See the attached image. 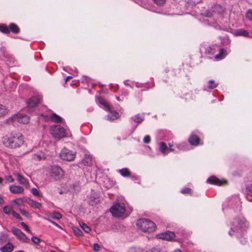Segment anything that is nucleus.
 <instances>
[{
    "label": "nucleus",
    "mask_w": 252,
    "mask_h": 252,
    "mask_svg": "<svg viewBox=\"0 0 252 252\" xmlns=\"http://www.w3.org/2000/svg\"><path fill=\"white\" fill-rule=\"evenodd\" d=\"M24 136L20 132H12L6 134L3 138L4 145L11 149L21 147L24 143Z\"/></svg>",
    "instance_id": "f257e3e1"
},
{
    "label": "nucleus",
    "mask_w": 252,
    "mask_h": 252,
    "mask_svg": "<svg viewBox=\"0 0 252 252\" xmlns=\"http://www.w3.org/2000/svg\"><path fill=\"white\" fill-rule=\"evenodd\" d=\"M249 227V223L243 217L235 219L232 222L228 234L230 236L235 235L237 237L242 236Z\"/></svg>",
    "instance_id": "f03ea898"
},
{
    "label": "nucleus",
    "mask_w": 252,
    "mask_h": 252,
    "mask_svg": "<svg viewBox=\"0 0 252 252\" xmlns=\"http://www.w3.org/2000/svg\"><path fill=\"white\" fill-rule=\"evenodd\" d=\"M136 225L139 229L145 232H153L156 229L155 223L151 220L146 219L138 220Z\"/></svg>",
    "instance_id": "7ed1b4c3"
},
{
    "label": "nucleus",
    "mask_w": 252,
    "mask_h": 252,
    "mask_svg": "<svg viewBox=\"0 0 252 252\" xmlns=\"http://www.w3.org/2000/svg\"><path fill=\"white\" fill-rule=\"evenodd\" d=\"M50 131L54 137L58 139L68 137L70 135L69 129H66L59 125L51 126Z\"/></svg>",
    "instance_id": "20e7f679"
},
{
    "label": "nucleus",
    "mask_w": 252,
    "mask_h": 252,
    "mask_svg": "<svg viewBox=\"0 0 252 252\" xmlns=\"http://www.w3.org/2000/svg\"><path fill=\"white\" fill-rule=\"evenodd\" d=\"M29 121V116L21 113L14 114L6 120V123L9 125L14 124L16 122L23 124H27Z\"/></svg>",
    "instance_id": "39448f33"
},
{
    "label": "nucleus",
    "mask_w": 252,
    "mask_h": 252,
    "mask_svg": "<svg viewBox=\"0 0 252 252\" xmlns=\"http://www.w3.org/2000/svg\"><path fill=\"white\" fill-rule=\"evenodd\" d=\"M110 211L113 216L121 217L126 212L125 206L119 203L115 204L110 209Z\"/></svg>",
    "instance_id": "423d86ee"
},
{
    "label": "nucleus",
    "mask_w": 252,
    "mask_h": 252,
    "mask_svg": "<svg viewBox=\"0 0 252 252\" xmlns=\"http://www.w3.org/2000/svg\"><path fill=\"white\" fill-rule=\"evenodd\" d=\"M50 176L55 180H59L63 178L64 172L60 166L53 165L50 168Z\"/></svg>",
    "instance_id": "0eeeda50"
},
{
    "label": "nucleus",
    "mask_w": 252,
    "mask_h": 252,
    "mask_svg": "<svg viewBox=\"0 0 252 252\" xmlns=\"http://www.w3.org/2000/svg\"><path fill=\"white\" fill-rule=\"evenodd\" d=\"M60 157L63 160L70 161L74 159L76 154L73 151L64 148L61 150Z\"/></svg>",
    "instance_id": "6e6552de"
},
{
    "label": "nucleus",
    "mask_w": 252,
    "mask_h": 252,
    "mask_svg": "<svg viewBox=\"0 0 252 252\" xmlns=\"http://www.w3.org/2000/svg\"><path fill=\"white\" fill-rule=\"evenodd\" d=\"M11 231L20 241L26 243H28L30 241V239L27 237L26 235L20 229L15 227H13L11 228Z\"/></svg>",
    "instance_id": "1a4fd4ad"
},
{
    "label": "nucleus",
    "mask_w": 252,
    "mask_h": 252,
    "mask_svg": "<svg viewBox=\"0 0 252 252\" xmlns=\"http://www.w3.org/2000/svg\"><path fill=\"white\" fill-rule=\"evenodd\" d=\"M41 97L40 95H36L30 98L27 102L29 109L32 108L40 102Z\"/></svg>",
    "instance_id": "9d476101"
},
{
    "label": "nucleus",
    "mask_w": 252,
    "mask_h": 252,
    "mask_svg": "<svg viewBox=\"0 0 252 252\" xmlns=\"http://www.w3.org/2000/svg\"><path fill=\"white\" fill-rule=\"evenodd\" d=\"M97 102L99 105L107 111H111L112 107L110 104L102 97L97 98Z\"/></svg>",
    "instance_id": "9b49d317"
},
{
    "label": "nucleus",
    "mask_w": 252,
    "mask_h": 252,
    "mask_svg": "<svg viewBox=\"0 0 252 252\" xmlns=\"http://www.w3.org/2000/svg\"><path fill=\"white\" fill-rule=\"evenodd\" d=\"M158 238L162 240L170 241L175 238V234L171 231H166L158 235Z\"/></svg>",
    "instance_id": "f8f14e48"
},
{
    "label": "nucleus",
    "mask_w": 252,
    "mask_h": 252,
    "mask_svg": "<svg viewBox=\"0 0 252 252\" xmlns=\"http://www.w3.org/2000/svg\"><path fill=\"white\" fill-rule=\"evenodd\" d=\"M9 189L10 192L15 194H21L23 193L24 191L23 187L13 185H10L9 187Z\"/></svg>",
    "instance_id": "ddd939ff"
},
{
    "label": "nucleus",
    "mask_w": 252,
    "mask_h": 252,
    "mask_svg": "<svg viewBox=\"0 0 252 252\" xmlns=\"http://www.w3.org/2000/svg\"><path fill=\"white\" fill-rule=\"evenodd\" d=\"M159 150L161 153L165 156L168 153V148L166 144L163 142H160L158 144Z\"/></svg>",
    "instance_id": "4468645a"
},
{
    "label": "nucleus",
    "mask_w": 252,
    "mask_h": 252,
    "mask_svg": "<svg viewBox=\"0 0 252 252\" xmlns=\"http://www.w3.org/2000/svg\"><path fill=\"white\" fill-rule=\"evenodd\" d=\"M189 141L192 145L197 146L200 144L199 139L195 135L191 134L189 138Z\"/></svg>",
    "instance_id": "2eb2a0df"
},
{
    "label": "nucleus",
    "mask_w": 252,
    "mask_h": 252,
    "mask_svg": "<svg viewBox=\"0 0 252 252\" xmlns=\"http://www.w3.org/2000/svg\"><path fill=\"white\" fill-rule=\"evenodd\" d=\"M207 182L212 184L216 185L218 186H221L223 184L222 181H220L217 178L214 176L210 177V178H209L207 179Z\"/></svg>",
    "instance_id": "dca6fc26"
},
{
    "label": "nucleus",
    "mask_w": 252,
    "mask_h": 252,
    "mask_svg": "<svg viewBox=\"0 0 252 252\" xmlns=\"http://www.w3.org/2000/svg\"><path fill=\"white\" fill-rule=\"evenodd\" d=\"M17 178V180L18 182L25 186H27L29 185V183L27 180L21 174L16 173L14 174Z\"/></svg>",
    "instance_id": "f3484780"
},
{
    "label": "nucleus",
    "mask_w": 252,
    "mask_h": 252,
    "mask_svg": "<svg viewBox=\"0 0 252 252\" xmlns=\"http://www.w3.org/2000/svg\"><path fill=\"white\" fill-rule=\"evenodd\" d=\"M81 163L85 166H90L93 163V158L90 155H86Z\"/></svg>",
    "instance_id": "a211bd4d"
},
{
    "label": "nucleus",
    "mask_w": 252,
    "mask_h": 252,
    "mask_svg": "<svg viewBox=\"0 0 252 252\" xmlns=\"http://www.w3.org/2000/svg\"><path fill=\"white\" fill-rule=\"evenodd\" d=\"M219 83L213 80H210L208 81L207 86L204 87V89L207 90V89L212 90L218 86Z\"/></svg>",
    "instance_id": "6ab92c4d"
},
{
    "label": "nucleus",
    "mask_w": 252,
    "mask_h": 252,
    "mask_svg": "<svg viewBox=\"0 0 252 252\" xmlns=\"http://www.w3.org/2000/svg\"><path fill=\"white\" fill-rule=\"evenodd\" d=\"M13 250V246L12 244L8 243L3 247L0 248L2 252H11Z\"/></svg>",
    "instance_id": "aec40b11"
},
{
    "label": "nucleus",
    "mask_w": 252,
    "mask_h": 252,
    "mask_svg": "<svg viewBox=\"0 0 252 252\" xmlns=\"http://www.w3.org/2000/svg\"><path fill=\"white\" fill-rule=\"evenodd\" d=\"M234 34L236 36H242L244 37H249V34L248 32L245 30L240 29L234 32Z\"/></svg>",
    "instance_id": "412c9836"
},
{
    "label": "nucleus",
    "mask_w": 252,
    "mask_h": 252,
    "mask_svg": "<svg viewBox=\"0 0 252 252\" xmlns=\"http://www.w3.org/2000/svg\"><path fill=\"white\" fill-rule=\"evenodd\" d=\"M27 202L29 205L35 209H40L41 207V204L40 203L33 200L29 199Z\"/></svg>",
    "instance_id": "4be33fe9"
},
{
    "label": "nucleus",
    "mask_w": 252,
    "mask_h": 252,
    "mask_svg": "<svg viewBox=\"0 0 252 252\" xmlns=\"http://www.w3.org/2000/svg\"><path fill=\"white\" fill-rule=\"evenodd\" d=\"M45 158V155L43 153H36L34 154L32 156V159L35 161H39Z\"/></svg>",
    "instance_id": "5701e85b"
},
{
    "label": "nucleus",
    "mask_w": 252,
    "mask_h": 252,
    "mask_svg": "<svg viewBox=\"0 0 252 252\" xmlns=\"http://www.w3.org/2000/svg\"><path fill=\"white\" fill-rule=\"evenodd\" d=\"M227 54L226 50L224 49H221L220 50L219 53L216 55L215 58L217 60H221L224 58Z\"/></svg>",
    "instance_id": "b1692460"
},
{
    "label": "nucleus",
    "mask_w": 252,
    "mask_h": 252,
    "mask_svg": "<svg viewBox=\"0 0 252 252\" xmlns=\"http://www.w3.org/2000/svg\"><path fill=\"white\" fill-rule=\"evenodd\" d=\"M51 120L55 123H64V122L63 121V119L60 117L59 116L57 115V114L55 113L52 114L51 116Z\"/></svg>",
    "instance_id": "393cba45"
},
{
    "label": "nucleus",
    "mask_w": 252,
    "mask_h": 252,
    "mask_svg": "<svg viewBox=\"0 0 252 252\" xmlns=\"http://www.w3.org/2000/svg\"><path fill=\"white\" fill-rule=\"evenodd\" d=\"M131 119L136 123L137 125L135 126V128L137 127V125L144 121V118L140 116L139 114L135 115L131 118Z\"/></svg>",
    "instance_id": "a878e982"
},
{
    "label": "nucleus",
    "mask_w": 252,
    "mask_h": 252,
    "mask_svg": "<svg viewBox=\"0 0 252 252\" xmlns=\"http://www.w3.org/2000/svg\"><path fill=\"white\" fill-rule=\"evenodd\" d=\"M119 117V114L117 112H112L107 116V120L113 121Z\"/></svg>",
    "instance_id": "bb28decb"
},
{
    "label": "nucleus",
    "mask_w": 252,
    "mask_h": 252,
    "mask_svg": "<svg viewBox=\"0 0 252 252\" xmlns=\"http://www.w3.org/2000/svg\"><path fill=\"white\" fill-rule=\"evenodd\" d=\"M8 113L7 108L0 104V117H4Z\"/></svg>",
    "instance_id": "cd10ccee"
},
{
    "label": "nucleus",
    "mask_w": 252,
    "mask_h": 252,
    "mask_svg": "<svg viewBox=\"0 0 252 252\" xmlns=\"http://www.w3.org/2000/svg\"><path fill=\"white\" fill-rule=\"evenodd\" d=\"M119 172L122 176L125 177L130 176L131 175L130 171L126 168L119 170Z\"/></svg>",
    "instance_id": "c85d7f7f"
},
{
    "label": "nucleus",
    "mask_w": 252,
    "mask_h": 252,
    "mask_svg": "<svg viewBox=\"0 0 252 252\" xmlns=\"http://www.w3.org/2000/svg\"><path fill=\"white\" fill-rule=\"evenodd\" d=\"M9 28L10 31H11L14 33H18L19 32V28L16 24L14 23L10 24Z\"/></svg>",
    "instance_id": "c756f323"
},
{
    "label": "nucleus",
    "mask_w": 252,
    "mask_h": 252,
    "mask_svg": "<svg viewBox=\"0 0 252 252\" xmlns=\"http://www.w3.org/2000/svg\"><path fill=\"white\" fill-rule=\"evenodd\" d=\"M224 11V8L220 5H216L214 7V10L213 12H218L219 13H221Z\"/></svg>",
    "instance_id": "7c9ffc66"
},
{
    "label": "nucleus",
    "mask_w": 252,
    "mask_h": 252,
    "mask_svg": "<svg viewBox=\"0 0 252 252\" xmlns=\"http://www.w3.org/2000/svg\"><path fill=\"white\" fill-rule=\"evenodd\" d=\"M0 31L6 34L10 32V30L8 27L4 24L0 25Z\"/></svg>",
    "instance_id": "2f4dec72"
},
{
    "label": "nucleus",
    "mask_w": 252,
    "mask_h": 252,
    "mask_svg": "<svg viewBox=\"0 0 252 252\" xmlns=\"http://www.w3.org/2000/svg\"><path fill=\"white\" fill-rule=\"evenodd\" d=\"M80 225L81 228L87 233H89L91 230V228L84 222H80Z\"/></svg>",
    "instance_id": "473e14b6"
},
{
    "label": "nucleus",
    "mask_w": 252,
    "mask_h": 252,
    "mask_svg": "<svg viewBox=\"0 0 252 252\" xmlns=\"http://www.w3.org/2000/svg\"><path fill=\"white\" fill-rule=\"evenodd\" d=\"M62 215L60 213L57 212H54L52 215L51 218L53 219L59 220L62 218Z\"/></svg>",
    "instance_id": "72a5a7b5"
},
{
    "label": "nucleus",
    "mask_w": 252,
    "mask_h": 252,
    "mask_svg": "<svg viewBox=\"0 0 252 252\" xmlns=\"http://www.w3.org/2000/svg\"><path fill=\"white\" fill-rule=\"evenodd\" d=\"M73 231L74 234L77 236H80L82 235V231L77 227H73Z\"/></svg>",
    "instance_id": "f704fd0d"
},
{
    "label": "nucleus",
    "mask_w": 252,
    "mask_h": 252,
    "mask_svg": "<svg viewBox=\"0 0 252 252\" xmlns=\"http://www.w3.org/2000/svg\"><path fill=\"white\" fill-rule=\"evenodd\" d=\"M8 239V236L5 234H1L0 236V243L2 244L5 242Z\"/></svg>",
    "instance_id": "c9c22d12"
},
{
    "label": "nucleus",
    "mask_w": 252,
    "mask_h": 252,
    "mask_svg": "<svg viewBox=\"0 0 252 252\" xmlns=\"http://www.w3.org/2000/svg\"><path fill=\"white\" fill-rule=\"evenodd\" d=\"M246 17L248 20L252 21V9H249L247 11L246 14Z\"/></svg>",
    "instance_id": "e433bc0d"
},
{
    "label": "nucleus",
    "mask_w": 252,
    "mask_h": 252,
    "mask_svg": "<svg viewBox=\"0 0 252 252\" xmlns=\"http://www.w3.org/2000/svg\"><path fill=\"white\" fill-rule=\"evenodd\" d=\"M11 210H12V208L10 206H4L3 209V211L4 213L6 214H9L10 213V211H11Z\"/></svg>",
    "instance_id": "4c0bfd02"
},
{
    "label": "nucleus",
    "mask_w": 252,
    "mask_h": 252,
    "mask_svg": "<svg viewBox=\"0 0 252 252\" xmlns=\"http://www.w3.org/2000/svg\"><path fill=\"white\" fill-rule=\"evenodd\" d=\"M31 192L35 196H40V194L39 193L38 190L36 188H32L31 189Z\"/></svg>",
    "instance_id": "58836bf2"
},
{
    "label": "nucleus",
    "mask_w": 252,
    "mask_h": 252,
    "mask_svg": "<svg viewBox=\"0 0 252 252\" xmlns=\"http://www.w3.org/2000/svg\"><path fill=\"white\" fill-rule=\"evenodd\" d=\"M191 191L190 189L187 188L182 189L181 191L183 194H190Z\"/></svg>",
    "instance_id": "ea45409f"
},
{
    "label": "nucleus",
    "mask_w": 252,
    "mask_h": 252,
    "mask_svg": "<svg viewBox=\"0 0 252 252\" xmlns=\"http://www.w3.org/2000/svg\"><path fill=\"white\" fill-rule=\"evenodd\" d=\"M176 146L180 150H184L185 149L184 143H177L176 144Z\"/></svg>",
    "instance_id": "a19ab883"
},
{
    "label": "nucleus",
    "mask_w": 252,
    "mask_h": 252,
    "mask_svg": "<svg viewBox=\"0 0 252 252\" xmlns=\"http://www.w3.org/2000/svg\"><path fill=\"white\" fill-rule=\"evenodd\" d=\"M31 240L33 243L35 244H38L40 242V239L37 237H32L31 239Z\"/></svg>",
    "instance_id": "79ce46f5"
},
{
    "label": "nucleus",
    "mask_w": 252,
    "mask_h": 252,
    "mask_svg": "<svg viewBox=\"0 0 252 252\" xmlns=\"http://www.w3.org/2000/svg\"><path fill=\"white\" fill-rule=\"evenodd\" d=\"M153 1L158 5H163L165 1V0H153Z\"/></svg>",
    "instance_id": "37998d69"
},
{
    "label": "nucleus",
    "mask_w": 252,
    "mask_h": 252,
    "mask_svg": "<svg viewBox=\"0 0 252 252\" xmlns=\"http://www.w3.org/2000/svg\"><path fill=\"white\" fill-rule=\"evenodd\" d=\"M5 178L7 181H8V182H10V183H13L14 181V179L13 178V177L11 175L5 176Z\"/></svg>",
    "instance_id": "c03bdc74"
},
{
    "label": "nucleus",
    "mask_w": 252,
    "mask_h": 252,
    "mask_svg": "<svg viewBox=\"0 0 252 252\" xmlns=\"http://www.w3.org/2000/svg\"><path fill=\"white\" fill-rule=\"evenodd\" d=\"M143 141L145 143H149L151 141V138L149 135H146L143 139Z\"/></svg>",
    "instance_id": "a18cd8bd"
},
{
    "label": "nucleus",
    "mask_w": 252,
    "mask_h": 252,
    "mask_svg": "<svg viewBox=\"0 0 252 252\" xmlns=\"http://www.w3.org/2000/svg\"><path fill=\"white\" fill-rule=\"evenodd\" d=\"M21 225L24 228L25 230L27 232H30V229H29L28 226L25 222H21Z\"/></svg>",
    "instance_id": "49530a36"
},
{
    "label": "nucleus",
    "mask_w": 252,
    "mask_h": 252,
    "mask_svg": "<svg viewBox=\"0 0 252 252\" xmlns=\"http://www.w3.org/2000/svg\"><path fill=\"white\" fill-rule=\"evenodd\" d=\"M21 213L22 214V215L25 216L27 217H30L29 213L25 210H21Z\"/></svg>",
    "instance_id": "de8ad7c7"
},
{
    "label": "nucleus",
    "mask_w": 252,
    "mask_h": 252,
    "mask_svg": "<svg viewBox=\"0 0 252 252\" xmlns=\"http://www.w3.org/2000/svg\"><path fill=\"white\" fill-rule=\"evenodd\" d=\"M12 215L14 217L16 218L17 219H21V218L20 215L14 211H12Z\"/></svg>",
    "instance_id": "09e8293b"
},
{
    "label": "nucleus",
    "mask_w": 252,
    "mask_h": 252,
    "mask_svg": "<svg viewBox=\"0 0 252 252\" xmlns=\"http://www.w3.org/2000/svg\"><path fill=\"white\" fill-rule=\"evenodd\" d=\"M100 246L98 244L95 243L94 244V249L95 251H98L99 250Z\"/></svg>",
    "instance_id": "8fccbe9b"
},
{
    "label": "nucleus",
    "mask_w": 252,
    "mask_h": 252,
    "mask_svg": "<svg viewBox=\"0 0 252 252\" xmlns=\"http://www.w3.org/2000/svg\"><path fill=\"white\" fill-rule=\"evenodd\" d=\"M47 220L50 221L51 223H52V224H53L54 225H55V226H57V227H60L59 225L58 224H57L56 222L52 221V220H51L49 219H47Z\"/></svg>",
    "instance_id": "3c124183"
},
{
    "label": "nucleus",
    "mask_w": 252,
    "mask_h": 252,
    "mask_svg": "<svg viewBox=\"0 0 252 252\" xmlns=\"http://www.w3.org/2000/svg\"><path fill=\"white\" fill-rule=\"evenodd\" d=\"M168 152H175V149L173 147L168 148Z\"/></svg>",
    "instance_id": "603ef678"
},
{
    "label": "nucleus",
    "mask_w": 252,
    "mask_h": 252,
    "mask_svg": "<svg viewBox=\"0 0 252 252\" xmlns=\"http://www.w3.org/2000/svg\"><path fill=\"white\" fill-rule=\"evenodd\" d=\"M0 185L3 186L4 184H3V180L2 178L0 177Z\"/></svg>",
    "instance_id": "864d4df0"
},
{
    "label": "nucleus",
    "mask_w": 252,
    "mask_h": 252,
    "mask_svg": "<svg viewBox=\"0 0 252 252\" xmlns=\"http://www.w3.org/2000/svg\"><path fill=\"white\" fill-rule=\"evenodd\" d=\"M21 201V199L20 198H17L16 199H15L13 202H15V203H18V202L19 201Z\"/></svg>",
    "instance_id": "5fc2aeb1"
},
{
    "label": "nucleus",
    "mask_w": 252,
    "mask_h": 252,
    "mask_svg": "<svg viewBox=\"0 0 252 252\" xmlns=\"http://www.w3.org/2000/svg\"><path fill=\"white\" fill-rule=\"evenodd\" d=\"M212 15V13H211V12H209V11H207V14H206V16H207V17H210V16H211Z\"/></svg>",
    "instance_id": "6e6d98bb"
},
{
    "label": "nucleus",
    "mask_w": 252,
    "mask_h": 252,
    "mask_svg": "<svg viewBox=\"0 0 252 252\" xmlns=\"http://www.w3.org/2000/svg\"><path fill=\"white\" fill-rule=\"evenodd\" d=\"M72 78L71 76H68L66 78L65 82H66L69 78Z\"/></svg>",
    "instance_id": "4d7b16f0"
},
{
    "label": "nucleus",
    "mask_w": 252,
    "mask_h": 252,
    "mask_svg": "<svg viewBox=\"0 0 252 252\" xmlns=\"http://www.w3.org/2000/svg\"><path fill=\"white\" fill-rule=\"evenodd\" d=\"M168 146H169L168 148H170V147L171 148V147H173V144L172 143H169Z\"/></svg>",
    "instance_id": "13d9d810"
},
{
    "label": "nucleus",
    "mask_w": 252,
    "mask_h": 252,
    "mask_svg": "<svg viewBox=\"0 0 252 252\" xmlns=\"http://www.w3.org/2000/svg\"><path fill=\"white\" fill-rule=\"evenodd\" d=\"M3 202L2 198L0 196V204H2Z\"/></svg>",
    "instance_id": "bf43d9fd"
},
{
    "label": "nucleus",
    "mask_w": 252,
    "mask_h": 252,
    "mask_svg": "<svg viewBox=\"0 0 252 252\" xmlns=\"http://www.w3.org/2000/svg\"><path fill=\"white\" fill-rule=\"evenodd\" d=\"M174 252H182L180 250H176Z\"/></svg>",
    "instance_id": "052dcab7"
},
{
    "label": "nucleus",
    "mask_w": 252,
    "mask_h": 252,
    "mask_svg": "<svg viewBox=\"0 0 252 252\" xmlns=\"http://www.w3.org/2000/svg\"><path fill=\"white\" fill-rule=\"evenodd\" d=\"M207 51H208L209 54H213L214 53L213 52H211V51H209V50H207Z\"/></svg>",
    "instance_id": "680f3d73"
},
{
    "label": "nucleus",
    "mask_w": 252,
    "mask_h": 252,
    "mask_svg": "<svg viewBox=\"0 0 252 252\" xmlns=\"http://www.w3.org/2000/svg\"><path fill=\"white\" fill-rule=\"evenodd\" d=\"M124 83L126 85H127V86H129L127 83H126V81H125L124 82Z\"/></svg>",
    "instance_id": "e2e57ef3"
},
{
    "label": "nucleus",
    "mask_w": 252,
    "mask_h": 252,
    "mask_svg": "<svg viewBox=\"0 0 252 252\" xmlns=\"http://www.w3.org/2000/svg\"><path fill=\"white\" fill-rule=\"evenodd\" d=\"M116 98L117 99V100H119V97H117Z\"/></svg>",
    "instance_id": "0e129e2a"
},
{
    "label": "nucleus",
    "mask_w": 252,
    "mask_h": 252,
    "mask_svg": "<svg viewBox=\"0 0 252 252\" xmlns=\"http://www.w3.org/2000/svg\"><path fill=\"white\" fill-rule=\"evenodd\" d=\"M250 190L252 191V189H251Z\"/></svg>",
    "instance_id": "69168bd1"
}]
</instances>
